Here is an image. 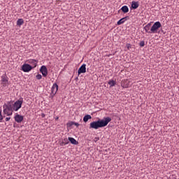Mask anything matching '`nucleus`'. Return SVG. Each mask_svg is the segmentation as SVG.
I'll use <instances>...</instances> for the list:
<instances>
[{
    "instance_id": "1",
    "label": "nucleus",
    "mask_w": 179,
    "mask_h": 179,
    "mask_svg": "<svg viewBox=\"0 0 179 179\" xmlns=\"http://www.w3.org/2000/svg\"><path fill=\"white\" fill-rule=\"evenodd\" d=\"M23 102V98L17 100L14 103L11 101L7 102L3 106V113H13V111H17L20 108H22Z\"/></svg>"
},
{
    "instance_id": "2",
    "label": "nucleus",
    "mask_w": 179,
    "mask_h": 179,
    "mask_svg": "<svg viewBox=\"0 0 179 179\" xmlns=\"http://www.w3.org/2000/svg\"><path fill=\"white\" fill-rule=\"evenodd\" d=\"M111 118L109 117L99 119L97 121H94L90 123V128L94 129H99V128H103L108 125V122H110Z\"/></svg>"
},
{
    "instance_id": "3",
    "label": "nucleus",
    "mask_w": 179,
    "mask_h": 179,
    "mask_svg": "<svg viewBox=\"0 0 179 179\" xmlns=\"http://www.w3.org/2000/svg\"><path fill=\"white\" fill-rule=\"evenodd\" d=\"M1 85L3 87H8L10 85V82L9 81V78L7 76V73H5L3 75L1 76Z\"/></svg>"
},
{
    "instance_id": "4",
    "label": "nucleus",
    "mask_w": 179,
    "mask_h": 179,
    "mask_svg": "<svg viewBox=\"0 0 179 179\" xmlns=\"http://www.w3.org/2000/svg\"><path fill=\"white\" fill-rule=\"evenodd\" d=\"M162 27V24L161 23L158 21L154 23V24L152 25V27H151V31L152 32V34L157 33V30Z\"/></svg>"
},
{
    "instance_id": "5",
    "label": "nucleus",
    "mask_w": 179,
    "mask_h": 179,
    "mask_svg": "<svg viewBox=\"0 0 179 179\" xmlns=\"http://www.w3.org/2000/svg\"><path fill=\"white\" fill-rule=\"evenodd\" d=\"M34 69V67L32 66H31L29 64H24L22 66V70L24 72H29L30 71H31Z\"/></svg>"
},
{
    "instance_id": "6",
    "label": "nucleus",
    "mask_w": 179,
    "mask_h": 179,
    "mask_svg": "<svg viewBox=\"0 0 179 179\" xmlns=\"http://www.w3.org/2000/svg\"><path fill=\"white\" fill-rule=\"evenodd\" d=\"M40 71L43 77H47L48 75V69L46 66L43 65L41 67Z\"/></svg>"
},
{
    "instance_id": "7",
    "label": "nucleus",
    "mask_w": 179,
    "mask_h": 179,
    "mask_svg": "<svg viewBox=\"0 0 179 179\" xmlns=\"http://www.w3.org/2000/svg\"><path fill=\"white\" fill-rule=\"evenodd\" d=\"M57 92H58V85L57 83H54L51 88V94L55 96V94H57Z\"/></svg>"
},
{
    "instance_id": "8",
    "label": "nucleus",
    "mask_w": 179,
    "mask_h": 179,
    "mask_svg": "<svg viewBox=\"0 0 179 179\" xmlns=\"http://www.w3.org/2000/svg\"><path fill=\"white\" fill-rule=\"evenodd\" d=\"M15 118V121L16 122H17L18 124H20V122H22L23 120H24V116L19 115V114H16L14 117Z\"/></svg>"
},
{
    "instance_id": "9",
    "label": "nucleus",
    "mask_w": 179,
    "mask_h": 179,
    "mask_svg": "<svg viewBox=\"0 0 179 179\" xmlns=\"http://www.w3.org/2000/svg\"><path fill=\"white\" fill-rule=\"evenodd\" d=\"M86 73V64H83L78 70V73Z\"/></svg>"
},
{
    "instance_id": "10",
    "label": "nucleus",
    "mask_w": 179,
    "mask_h": 179,
    "mask_svg": "<svg viewBox=\"0 0 179 179\" xmlns=\"http://www.w3.org/2000/svg\"><path fill=\"white\" fill-rule=\"evenodd\" d=\"M27 62L32 64L33 68H34V67L37 66L38 61L34 59H30L27 60Z\"/></svg>"
},
{
    "instance_id": "11",
    "label": "nucleus",
    "mask_w": 179,
    "mask_h": 179,
    "mask_svg": "<svg viewBox=\"0 0 179 179\" xmlns=\"http://www.w3.org/2000/svg\"><path fill=\"white\" fill-rule=\"evenodd\" d=\"M150 26H151V23H148V24H146L145 27H144V30L146 33H148V34H152V32L151 31V29H150Z\"/></svg>"
},
{
    "instance_id": "12",
    "label": "nucleus",
    "mask_w": 179,
    "mask_h": 179,
    "mask_svg": "<svg viewBox=\"0 0 179 179\" xmlns=\"http://www.w3.org/2000/svg\"><path fill=\"white\" fill-rule=\"evenodd\" d=\"M121 86L123 87V88H127L129 87V83H128V81L127 80H123L122 81V83H121Z\"/></svg>"
},
{
    "instance_id": "13",
    "label": "nucleus",
    "mask_w": 179,
    "mask_h": 179,
    "mask_svg": "<svg viewBox=\"0 0 179 179\" xmlns=\"http://www.w3.org/2000/svg\"><path fill=\"white\" fill-rule=\"evenodd\" d=\"M127 18H129V17L127 16V17H124L120 19V20L117 22V25H120V24H123V23L127 20Z\"/></svg>"
},
{
    "instance_id": "14",
    "label": "nucleus",
    "mask_w": 179,
    "mask_h": 179,
    "mask_svg": "<svg viewBox=\"0 0 179 179\" xmlns=\"http://www.w3.org/2000/svg\"><path fill=\"white\" fill-rule=\"evenodd\" d=\"M139 6V3L138 1H132L131 2V7L134 9H136Z\"/></svg>"
},
{
    "instance_id": "15",
    "label": "nucleus",
    "mask_w": 179,
    "mask_h": 179,
    "mask_svg": "<svg viewBox=\"0 0 179 179\" xmlns=\"http://www.w3.org/2000/svg\"><path fill=\"white\" fill-rule=\"evenodd\" d=\"M69 141H70V143L72 145H77L78 142L76 141V140L72 137H69Z\"/></svg>"
},
{
    "instance_id": "16",
    "label": "nucleus",
    "mask_w": 179,
    "mask_h": 179,
    "mask_svg": "<svg viewBox=\"0 0 179 179\" xmlns=\"http://www.w3.org/2000/svg\"><path fill=\"white\" fill-rule=\"evenodd\" d=\"M124 13H127L129 12V8L127 6H124L120 9Z\"/></svg>"
},
{
    "instance_id": "17",
    "label": "nucleus",
    "mask_w": 179,
    "mask_h": 179,
    "mask_svg": "<svg viewBox=\"0 0 179 179\" xmlns=\"http://www.w3.org/2000/svg\"><path fill=\"white\" fill-rule=\"evenodd\" d=\"M89 120H92V116L90 115H87L83 118L84 122H87V121H89Z\"/></svg>"
},
{
    "instance_id": "18",
    "label": "nucleus",
    "mask_w": 179,
    "mask_h": 179,
    "mask_svg": "<svg viewBox=\"0 0 179 179\" xmlns=\"http://www.w3.org/2000/svg\"><path fill=\"white\" fill-rule=\"evenodd\" d=\"M24 23V21L23 19H18L17 21V26H21Z\"/></svg>"
},
{
    "instance_id": "19",
    "label": "nucleus",
    "mask_w": 179,
    "mask_h": 179,
    "mask_svg": "<svg viewBox=\"0 0 179 179\" xmlns=\"http://www.w3.org/2000/svg\"><path fill=\"white\" fill-rule=\"evenodd\" d=\"M108 83L110 85V87H113L115 85L116 82L114 80H110Z\"/></svg>"
},
{
    "instance_id": "20",
    "label": "nucleus",
    "mask_w": 179,
    "mask_h": 179,
    "mask_svg": "<svg viewBox=\"0 0 179 179\" xmlns=\"http://www.w3.org/2000/svg\"><path fill=\"white\" fill-rule=\"evenodd\" d=\"M36 78L38 80H41V79H42L43 76H42V75H41V74H37V75L36 76Z\"/></svg>"
},
{
    "instance_id": "21",
    "label": "nucleus",
    "mask_w": 179,
    "mask_h": 179,
    "mask_svg": "<svg viewBox=\"0 0 179 179\" xmlns=\"http://www.w3.org/2000/svg\"><path fill=\"white\" fill-rule=\"evenodd\" d=\"M75 122H70L67 124L68 127H72V125H74Z\"/></svg>"
},
{
    "instance_id": "22",
    "label": "nucleus",
    "mask_w": 179,
    "mask_h": 179,
    "mask_svg": "<svg viewBox=\"0 0 179 179\" xmlns=\"http://www.w3.org/2000/svg\"><path fill=\"white\" fill-rule=\"evenodd\" d=\"M139 45L141 47H143L145 45V42L143 41H141L140 43H139Z\"/></svg>"
},
{
    "instance_id": "23",
    "label": "nucleus",
    "mask_w": 179,
    "mask_h": 179,
    "mask_svg": "<svg viewBox=\"0 0 179 179\" xmlns=\"http://www.w3.org/2000/svg\"><path fill=\"white\" fill-rule=\"evenodd\" d=\"M126 46H127L128 50H129L131 48V45L130 43H127Z\"/></svg>"
},
{
    "instance_id": "24",
    "label": "nucleus",
    "mask_w": 179,
    "mask_h": 179,
    "mask_svg": "<svg viewBox=\"0 0 179 179\" xmlns=\"http://www.w3.org/2000/svg\"><path fill=\"white\" fill-rule=\"evenodd\" d=\"M2 120H3V117L1 114V113H0V121H2Z\"/></svg>"
},
{
    "instance_id": "25",
    "label": "nucleus",
    "mask_w": 179,
    "mask_h": 179,
    "mask_svg": "<svg viewBox=\"0 0 179 179\" xmlns=\"http://www.w3.org/2000/svg\"><path fill=\"white\" fill-rule=\"evenodd\" d=\"M74 125H76V127H79V123L74 122Z\"/></svg>"
},
{
    "instance_id": "26",
    "label": "nucleus",
    "mask_w": 179,
    "mask_h": 179,
    "mask_svg": "<svg viewBox=\"0 0 179 179\" xmlns=\"http://www.w3.org/2000/svg\"><path fill=\"white\" fill-rule=\"evenodd\" d=\"M10 117H6V121H10Z\"/></svg>"
},
{
    "instance_id": "27",
    "label": "nucleus",
    "mask_w": 179,
    "mask_h": 179,
    "mask_svg": "<svg viewBox=\"0 0 179 179\" xmlns=\"http://www.w3.org/2000/svg\"><path fill=\"white\" fill-rule=\"evenodd\" d=\"M99 140V138H97V137L94 138V141H95V142L98 141Z\"/></svg>"
},
{
    "instance_id": "28",
    "label": "nucleus",
    "mask_w": 179,
    "mask_h": 179,
    "mask_svg": "<svg viewBox=\"0 0 179 179\" xmlns=\"http://www.w3.org/2000/svg\"><path fill=\"white\" fill-rule=\"evenodd\" d=\"M41 117H42L43 118H44V117H45V115L44 113H42V114H41Z\"/></svg>"
},
{
    "instance_id": "29",
    "label": "nucleus",
    "mask_w": 179,
    "mask_h": 179,
    "mask_svg": "<svg viewBox=\"0 0 179 179\" xmlns=\"http://www.w3.org/2000/svg\"><path fill=\"white\" fill-rule=\"evenodd\" d=\"M8 179H17V178H13V177H10V178H8Z\"/></svg>"
},
{
    "instance_id": "30",
    "label": "nucleus",
    "mask_w": 179,
    "mask_h": 179,
    "mask_svg": "<svg viewBox=\"0 0 179 179\" xmlns=\"http://www.w3.org/2000/svg\"><path fill=\"white\" fill-rule=\"evenodd\" d=\"M63 143H64V145H68V142H66V143L63 142Z\"/></svg>"
},
{
    "instance_id": "31",
    "label": "nucleus",
    "mask_w": 179,
    "mask_h": 179,
    "mask_svg": "<svg viewBox=\"0 0 179 179\" xmlns=\"http://www.w3.org/2000/svg\"><path fill=\"white\" fill-rule=\"evenodd\" d=\"M8 115H12V113H8Z\"/></svg>"
},
{
    "instance_id": "32",
    "label": "nucleus",
    "mask_w": 179,
    "mask_h": 179,
    "mask_svg": "<svg viewBox=\"0 0 179 179\" xmlns=\"http://www.w3.org/2000/svg\"><path fill=\"white\" fill-rule=\"evenodd\" d=\"M110 55H111L110 54H109V55H107V56H108V57H110Z\"/></svg>"
},
{
    "instance_id": "33",
    "label": "nucleus",
    "mask_w": 179,
    "mask_h": 179,
    "mask_svg": "<svg viewBox=\"0 0 179 179\" xmlns=\"http://www.w3.org/2000/svg\"><path fill=\"white\" fill-rule=\"evenodd\" d=\"M55 120H58V117H57L55 118Z\"/></svg>"
},
{
    "instance_id": "34",
    "label": "nucleus",
    "mask_w": 179,
    "mask_h": 179,
    "mask_svg": "<svg viewBox=\"0 0 179 179\" xmlns=\"http://www.w3.org/2000/svg\"><path fill=\"white\" fill-rule=\"evenodd\" d=\"M0 113H2V111H1V110H0Z\"/></svg>"
},
{
    "instance_id": "35",
    "label": "nucleus",
    "mask_w": 179,
    "mask_h": 179,
    "mask_svg": "<svg viewBox=\"0 0 179 179\" xmlns=\"http://www.w3.org/2000/svg\"><path fill=\"white\" fill-rule=\"evenodd\" d=\"M175 179H176V178H175Z\"/></svg>"
}]
</instances>
